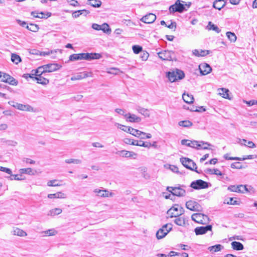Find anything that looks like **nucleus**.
Instances as JSON below:
<instances>
[{
	"mask_svg": "<svg viewBox=\"0 0 257 257\" xmlns=\"http://www.w3.org/2000/svg\"><path fill=\"white\" fill-rule=\"evenodd\" d=\"M132 135L137 137H140L141 135H145L146 133L143 132H141L139 130H136V129H132Z\"/></svg>",
	"mask_w": 257,
	"mask_h": 257,
	"instance_id": "52",
	"label": "nucleus"
},
{
	"mask_svg": "<svg viewBox=\"0 0 257 257\" xmlns=\"http://www.w3.org/2000/svg\"><path fill=\"white\" fill-rule=\"evenodd\" d=\"M0 78H2L1 81L8 83L10 85L16 86L18 84V81L10 75L3 73L0 71Z\"/></svg>",
	"mask_w": 257,
	"mask_h": 257,
	"instance_id": "7",
	"label": "nucleus"
},
{
	"mask_svg": "<svg viewBox=\"0 0 257 257\" xmlns=\"http://www.w3.org/2000/svg\"><path fill=\"white\" fill-rule=\"evenodd\" d=\"M156 16L155 14L153 13H149L144 16L141 19V21L146 24H152L156 20Z\"/></svg>",
	"mask_w": 257,
	"mask_h": 257,
	"instance_id": "15",
	"label": "nucleus"
},
{
	"mask_svg": "<svg viewBox=\"0 0 257 257\" xmlns=\"http://www.w3.org/2000/svg\"><path fill=\"white\" fill-rule=\"evenodd\" d=\"M62 212V210L61 208H56L49 210L47 215L48 216H54L61 214Z\"/></svg>",
	"mask_w": 257,
	"mask_h": 257,
	"instance_id": "36",
	"label": "nucleus"
},
{
	"mask_svg": "<svg viewBox=\"0 0 257 257\" xmlns=\"http://www.w3.org/2000/svg\"><path fill=\"white\" fill-rule=\"evenodd\" d=\"M159 57L163 60L173 61L174 53L170 51L165 50L158 53Z\"/></svg>",
	"mask_w": 257,
	"mask_h": 257,
	"instance_id": "12",
	"label": "nucleus"
},
{
	"mask_svg": "<svg viewBox=\"0 0 257 257\" xmlns=\"http://www.w3.org/2000/svg\"><path fill=\"white\" fill-rule=\"evenodd\" d=\"M181 144L183 145H185L188 147H190L196 149L197 150L199 149V147L201 146V144H199L198 141H190L188 140H182L181 141Z\"/></svg>",
	"mask_w": 257,
	"mask_h": 257,
	"instance_id": "14",
	"label": "nucleus"
},
{
	"mask_svg": "<svg viewBox=\"0 0 257 257\" xmlns=\"http://www.w3.org/2000/svg\"><path fill=\"white\" fill-rule=\"evenodd\" d=\"M87 4L94 8H99L101 6L102 3L99 0H88Z\"/></svg>",
	"mask_w": 257,
	"mask_h": 257,
	"instance_id": "37",
	"label": "nucleus"
},
{
	"mask_svg": "<svg viewBox=\"0 0 257 257\" xmlns=\"http://www.w3.org/2000/svg\"><path fill=\"white\" fill-rule=\"evenodd\" d=\"M11 61L16 64H18L21 61V59L19 55L16 54H12Z\"/></svg>",
	"mask_w": 257,
	"mask_h": 257,
	"instance_id": "43",
	"label": "nucleus"
},
{
	"mask_svg": "<svg viewBox=\"0 0 257 257\" xmlns=\"http://www.w3.org/2000/svg\"><path fill=\"white\" fill-rule=\"evenodd\" d=\"M166 76L171 82H174L184 78L185 74L183 71L176 69V71L168 72L166 74Z\"/></svg>",
	"mask_w": 257,
	"mask_h": 257,
	"instance_id": "2",
	"label": "nucleus"
},
{
	"mask_svg": "<svg viewBox=\"0 0 257 257\" xmlns=\"http://www.w3.org/2000/svg\"><path fill=\"white\" fill-rule=\"evenodd\" d=\"M149 56V54L146 51H142L140 53V57L143 61H146L148 59Z\"/></svg>",
	"mask_w": 257,
	"mask_h": 257,
	"instance_id": "56",
	"label": "nucleus"
},
{
	"mask_svg": "<svg viewBox=\"0 0 257 257\" xmlns=\"http://www.w3.org/2000/svg\"><path fill=\"white\" fill-rule=\"evenodd\" d=\"M228 92L229 90L228 89L224 88H222L220 89V91L219 93L221 96H222V97L224 98L230 99L229 98Z\"/></svg>",
	"mask_w": 257,
	"mask_h": 257,
	"instance_id": "47",
	"label": "nucleus"
},
{
	"mask_svg": "<svg viewBox=\"0 0 257 257\" xmlns=\"http://www.w3.org/2000/svg\"><path fill=\"white\" fill-rule=\"evenodd\" d=\"M31 72H34L36 76H41L43 74L46 76L45 73H47L44 65L39 67L37 69L33 70Z\"/></svg>",
	"mask_w": 257,
	"mask_h": 257,
	"instance_id": "28",
	"label": "nucleus"
},
{
	"mask_svg": "<svg viewBox=\"0 0 257 257\" xmlns=\"http://www.w3.org/2000/svg\"><path fill=\"white\" fill-rule=\"evenodd\" d=\"M245 185V188L243 187V188H242V189H243V193H244L245 192H249L250 193H253L254 192V188L251 186H247V185Z\"/></svg>",
	"mask_w": 257,
	"mask_h": 257,
	"instance_id": "57",
	"label": "nucleus"
},
{
	"mask_svg": "<svg viewBox=\"0 0 257 257\" xmlns=\"http://www.w3.org/2000/svg\"><path fill=\"white\" fill-rule=\"evenodd\" d=\"M207 28L208 30H212L215 31L216 33H219L220 32V30L219 28L214 24H212L211 22H209L207 26Z\"/></svg>",
	"mask_w": 257,
	"mask_h": 257,
	"instance_id": "42",
	"label": "nucleus"
},
{
	"mask_svg": "<svg viewBox=\"0 0 257 257\" xmlns=\"http://www.w3.org/2000/svg\"><path fill=\"white\" fill-rule=\"evenodd\" d=\"M0 171L4 172L8 174H11L12 173V170L8 168L1 167L0 166Z\"/></svg>",
	"mask_w": 257,
	"mask_h": 257,
	"instance_id": "63",
	"label": "nucleus"
},
{
	"mask_svg": "<svg viewBox=\"0 0 257 257\" xmlns=\"http://www.w3.org/2000/svg\"><path fill=\"white\" fill-rule=\"evenodd\" d=\"M176 218L174 219V223L179 226H184L186 225V223L187 221L186 218L184 216H179L175 217Z\"/></svg>",
	"mask_w": 257,
	"mask_h": 257,
	"instance_id": "27",
	"label": "nucleus"
},
{
	"mask_svg": "<svg viewBox=\"0 0 257 257\" xmlns=\"http://www.w3.org/2000/svg\"><path fill=\"white\" fill-rule=\"evenodd\" d=\"M48 197L50 199L53 198H65L66 195L64 193L61 192H58L54 194H49L48 195Z\"/></svg>",
	"mask_w": 257,
	"mask_h": 257,
	"instance_id": "32",
	"label": "nucleus"
},
{
	"mask_svg": "<svg viewBox=\"0 0 257 257\" xmlns=\"http://www.w3.org/2000/svg\"><path fill=\"white\" fill-rule=\"evenodd\" d=\"M31 15L34 18H40V19H47L51 16V13L47 12L45 14L44 12L38 13L36 11L32 12Z\"/></svg>",
	"mask_w": 257,
	"mask_h": 257,
	"instance_id": "22",
	"label": "nucleus"
},
{
	"mask_svg": "<svg viewBox=\"0 0 257 257\" xmlns=\"http://www.w3.org/2000/svg\"><path fill=\"white\" fill-rule=\"evenodd\" d=\"M133 52L135 54H139L143 51V48L139 45H134L132 47Z\"/></svg>",
	"mask_w": 257,
	"mask_h": 257,
	"instance_id": "54",
	"label": "nucleus"
},
{
	"mask_svg": "<svg viewBox=\"0 0 257 257\" xmlns=\"http://www.w3.org/2000/svg\"><path fill=\"white\" fill-rule=\"evenodd\" d=\"M191 218L195 222L202 224H206L209 222V218L207 215L200 213L193 214Z\"/></svg>",
	"mask_w": 257,
	"mask_h": 257,
	"instance_id": "4",
	"label": "nucleus"
},
{
	"mask_svg": "<svg viewBox=\"0 0 257 257\" xmlns=\"http://www.w3.org/2000/svg\"><path fill=\"white\" fill-rule=\"evenodd\" d=\"M120 72V70L117 68H110L107 69L106 72L108 74L117 75Z\"/></svg>",
	"mask_w": 257,
	"mask_h": 257,
	"instance_id": "48",
	"label": "nucleus"
},
{
	"mask_svg": "<svg viewBox=\"0 0 257 257\" xmlns=\"http://www.w3.org/2000/svg\"><path fill=\"white\" fill-rule=\"evenodd\" d=\"M124 117L126 118L127 120L131 122H139L141 120V118L140 117L137 116L134 114H125Z\"/></svg>",
	"mask_w": 257,
	"mask_h": 257,
	"instance_id": "23",
	"label": "nucleus"
},
{
	"mask_svg": "<svg viewBox=\"0 0 257 257\" xmlns=\"http://www.w3.org/2000/svg\"><path fill=\"white\" fill-rule=\"evenodd\" d=\"M245 187V185H230L228 187L227 190L230 192H238V193H243V190H241V188Z\"/></svg>",
	"mask_w": 257,
	"mask_h": 257,
	"instance_id": "24",
	"label": "nucleus"
},
{
	"mask_svg": "<svg viewBox=\"0 0 257 257\" xmlns=\"http://www.w3.org/2000/svg\"><path fill=\"white\" fill-rule=\"evenodd\" d=\"M199 69L200 73L205 75L209 74L212 70L211 67L207 63H203L199 65Z\"/></svg>",
	"mask_w": 257,
	"mask_h": 257,
	"instance_id": "16",
	"label": "nucleus"
},
{
	"mask_svg": "<svg viewBox=\"0 0 257 257\" xmlns=\"http://www.w3.org/2000/svg\"><path fill=\"white\" fill-rule=\"evenodd\" d=\"M225 6V5L224 3L218 1V0H215L213 2V7L216 9H218V10H221V9L224 8Z\"/></svg>",
	"mask_w": 257,
	"mask_h": 257,
	"instance_id": "39",
	"label": "nucleus"
},
{
	"mask_svg": "<svg viewBox=\"0 0 257 257\" xmlns=\"http://www.w3.org/2000/svg\"><path fill=\"white\" fill-rule=\"evenodd\" d=\"M20 172L21 174H27L31 175H34L35 174L36 171H34L32 169L30 168H23L20 170Z\"/></svg>",
	"mask_w": 257,
	"mask_h": 257,
	"instance_id": "40",
	"label": "nucleus"
},
{
	"mask_svg": "<svg viewBox=\"0 0 257 257\" xmlns=\"http://www.w3.org/2000/svg\"><path fill=\"white\" fill-rule=\"evenodd\" d=\"M210 51L206 50L195 49L192 51L193 55L196 57H204L210 54Z\"/></svg>",
	"mask_w": 257,
	"mask_h": 257,
	"instance_id": "26",
	"label": "nucleus"
},
{
	"mask_svg": "<svg viewBox=\"0 0 257 257\" xmlns=\"http://www.w3.org/2000/svg\"><path fill=\"white\" fill-rule=\"evenodd\" d=\"M206 172L210 174H215L218 176L222 175V173L217 169H207Z\"/></svg>",
	"mask_w": 257,
	"mask_h": 257,
	"instance_id": "44",
	"label": "nucleus"
},
{
	"mask_svg": "<svg viewBox=\"0 0 257 257\" xmlns=\"http://www.w3.org/2000/svg\"><path fill=\"white\" fill-rule=\"evenodd\" d=\"M26 28L28 30L34 32H37L39 29V26L37 25L34 24H30L29 26L27 25Z\"/></svg>",
	"mask_w": 257,
	"mask_h": 257,
	"instance_id": "45",
	"label": "nucleus"
},
{
	"mask_svg": "<svg viewBox=\"0 0 257 257\" xmlns=\"http://www.w3.org/2000/svg\"><path fill=\"white\" fill-rule=\"evenodd\" d=\"M190 186L195 190H199L207 188L208 183L202 180L199 179L192 182Z\"/></svg>",
	"mask_w": 257,
	"mask_h": 257,
	"instance_id": "9",
	"label": "nucleus"
},
{
	"mask_svg": "<svg viewBox=\"0 0 257 257\" xmlns=\"http://www.w3.org/2000/svg\"><path fill=\"white\" fill-rule=\"evenodd\" d=\"M180 162H181L182 164L187 169H188L191 171H194L198 174H200L202 172L201 171H198L197 170V167L195 163L188 158L182 157L180 158Z\"/></svg>",
	"mask_w": 257,
	"mask_h": 257,
	"instance_id": "3",
	"label": "nucleus"
},
{
	"mask_svg": "<svg viewBox=\"0 0 257 257\" xmlns=\"http://www.w3.org/2000/svg\"><path fill=\"white\" fill-rule=\"evenodd\" d=\"M212 226L211 225H207L205 226L197 227L194 229V232L197 235H202L208 231H211Z\"/></svg>",
	"mask_w": 257,
	"mask_h": 257,
	"instance_id": "13",
	"label": "nucleus"
},
{
	"mask_svg": "<svg viewBox=\"0 0 257 257\" xmlns=\"http://www.w3.org/2000/svg\"><path fill=\"white\" fill-rule=\"evenodd\" d=\"M12 233L14 235L19 236H26L27 235V233L25 231L17 227L14 228Z\"/></svg>",
	"mask_w": 257,
	"mask_h": 257,
	"instance_id": "30",
	"label": "nucleus"
},
{
	"mask_svg": "<svg viewBox=\"0 0 257 257\" xmlns=\"http://www.w3.org/2000/svg\"><path fill=\"white\" fill-rule=\"evenodd\" d=\"M167 190L174 196L181 197L184 196L186 194L185 190L180 187H168Z\"/></svg>",
	"mask_w": 257,
	"mask_h": 257,
	"instance_id": "11",
	"label": "nucleus"
},
{
	"mask_svg": "<svg viewBox=\"0 0 257 257\" xmlns=\"http://www.w3.org/2000/svg\"><path fill=\"white\" fill-rule=\"evenodd\" d=\"M182 98L184 102L190 104L193 102L194 98L192 95H190L188 93H183L182 95Z\"/></svg>",
	"mask_w": 257,
	"mask_h": 257,
	"instance_id": "33",
	"label": "nucleus"
},
{
	"mask_svg": "<svg viewBox=\"0 0 257 257\" xmlns=\"http://www.w3.org/2000/svg\"><path fill=\"white\" fill-rule=\"evenodd\" d=\"M184 213V209L183 207L179 206L178 204H175L169 209L167 213L170 218L174 217H177L181 215Z\"/></svg>",
	"mask_w": 257,
	"mask_h": 257,
	"instance_id": "5",
	"label": "nucleus"
},
{
	"mask_svg": "<svg viewBox=\"0 0 257 257\" xmlns=\"http://www.w3.org/2000/svg\"><path fill=\"white\" fill-rule=\"evenodd\" d=\"M179 125L183 127H188L192 125V123L189 120H183L179 122Z\"/></svg>",
	"mask_w": 257,
	"mask_h": 257,
	"instance_id": "49",
	"label": "nucleus"
},
{
	"mask_svg": "<svg viewBox=\"0 0 257 257\" xmlns=\"http://www.w3.org/2000/svg\"><path fill=\"white\" fill-rule=\"evenodd\" d=\"M181 2L184 3V2L181 1L180 0H177L176 1L174 5L170 6L169 8V10L170 13H174L175 12H178L180 13H183L185 11H187L185 6H187L188 8H189L191 5V3H189V4H186L185 5L181 3Z\"/></svg>",
	"mask_w": 257,
	"mask_h": 257,
	"instance_id": "1",
	"label": "nucleus"
},
{
	"mask_svg": "<svg viewBox=\"0 0 257 257\" xmlns=\"http://www.w3.org/2000/svg\"><path fill=\"white\" fill-rule=\"evenodd\" d=\"M65 163H66L67 164L73 163V164H80L81 163V160H80L79 159H69L65 160Z\"/></svg>",
	"mask_w": 257,
	"mask_h": 257,
	"instance_id": "55",
	"label": "nucleus"
},
{
	"mask_svg": "<svg viewBox=\"0 0 257 257\" xmlns=\"http://www.w3.org/2000/svg\"><path fill=\"white\" fill-rule=\"evenodd\" d=\"M79 60H84V54H73L69 57V60L70 61H74Z\"/></svg>",
	"mask_w": 257,
	"mask_h": 257,
	"instance_id": "31",
	"label": "nucleus"
},
{
	"mask_svg": "<svg viewBox=\"0 0 257 257\" xmlns=\"http://www.w3.org/2000/svg\"><path fill=\"white\" fill-rule=\"evenodd\" d=\"M10 175H11V176L10 177H9V178L11 180H22L24 179L22 178L19 177L18 175H12V174Z\"/></svg>",
	"mask_w": 257,
	"mask_h": 257,
	"instance_id": "61",
	"label": "nucleus"
},
{
	"mask_svg": "<svg viewBox=\"0 0 257 257\" xmlns=\"http://www.w3.org/2000/svg\"><path fill=\"white\" fill-rule=\"evenodd\" d=\"M85 13V16L89 13V11L86 10H78L75 11L72 14V17L74 18L79 17L80 15H83V13Z\"/></svg>",
	"mask_w": 257,
	"mask_h": 257,
	"instance_id": "38",
	"label": "nucleus"
},
{
	"mask_svg": "<svg viewBox=\"0 0 257 257\" xmlns=\"http://www.w3.org/2000/svg\"><path fill=\"white\" fill-rule=\"evenodd\" d=\"M114 125L116 126L117 128L120 129L121 130H122V131H123L124 132H126L125 127H126V126L122 125V124H120L119 123H117V122H115L114 123Z\"/></svg>",
	"mask_w": 257,
	"mask_h": 257,
	"instance_id": "62",
	"label": "nucleus"
},
{
	"mask_svg": "<svg viewBox=\"0 0 257 257\" xmlns=\"http://www.w3.org/2000/svg\"><path fill=\"white\" fill-rule=\"evenodd\" d=\"M84 54V60H91L94 59H99L101 58L102 56L99 53H86Z\"/></svg>",
	"mask_w": 257,
	"mask_h": 257,
	"instance_id": "20",
	"label": "nucleus"
},
{
	"mask_svg": "<svg viewBox=\"0 0 257 257\" xmlns=\"http://www.w3.org/2000/svg\"><path fill=\"white\" fill-rule=\"evenodd\" d=\"M124 142L127 144L144 147L148 148H149L150 147H151V144L149 142H145L142 141H137L131 139H125Z\"/></svg>",
	"mask_w": 257,
	"mask_h": 257,
	"instance_id": "10",
	"label": "nucleus"
},
{
	"mask_svg": "<svg viewBox=\"0 0 257 257\" xmlns=\"http://www.w3.org/2000/svg\"><path fill=\"white\" fill-rule=\"evenodd\" d=\"M199 144H200L201 145L200 147H199V149H202L203 150H208L209 149L208 147L211 146V145L208 142H204L203 141L199 142Z\"/></svg>",
	"mask_w": 257,
	"mask_h": 257,
	"instance_id": "51",
	"label": "nucleus"
},
{
	"mask_svg": "<svg viewBox=\"0 0 257 257\" xmlns=\"http://www.w3.org/2000/svg\"><path fill=\"white\" fill-rule=\"evenodd\" d=\"M136 109L139 113H141L145 117H149L150 115V110L147 108L142 107L140 106H137Z\"/></svg>",
	"mask_w": 257,
	"mask_h": 257,
	"instance_id": "29",
	"label": "nucleus"
},
{
	"mask_svg": "<svg viewBox=\"0 0 257 257\" xmlns=\"http://www.w3.org/2000/svg\"><path fill=\"white\" fill-rule=\"evenodd\" d=\"M57 181V180H50L48 182L47 185L48 186H54V187L61 186V184L55 183V182Z\"/></svg>",
	"mask_w": 257,
	"mask_h": 257,
	"instance_id": "60",
	"label": "nucleus"
},
{
	"mask_svg": "<svg viewBox=\"0 0 257 257\" xmlns=\"http://www.w3.org/2000/svg\"><path fill=\"white\" fill-rule=\"evenodd\" d=\"M35 76V75L34 74V72H32L31 74L27 73V74H23V77L27 80L29 78H32L33 79H35V77H36Z\"/></svg>",
	"mask_w": 257,
	"mask_h": 257,
	"instance_id": "59",
	"label": "nucleus"
},
{
	"mask_svg": "<svg viewBox=\"0 0 257 257\" xmlns=\"http://www.w3.org/2000/svg\"><path fill=\"white\" fill-rule=\"evenodd\" d=\"M44 68H45L46 72H52L56 71L60 69L61 66L56 63H50L46 65H44Z\"/></svg>",
	"mask_w": 257,
	"mask_h": 257,
	"instance_id": "17",
	"label": "nucleus"
},
{
	"mask_svg": "<svg viewBox=\"0 0 257 257\" xmlns=\"http://www.w3.org/2000/svg\"><path fill=\"white\" fill-rule=\"evenodd\" d=\"M223 246L220 244H216L212 246L209 247L208 249L210 251L213 250L214 252H217L220 251Z\"/></svg>",
	"mask_w": 257,
	"mask_h": 257,
	"instance_id": "50",
	"label": "nucleus"
},
{
	"mask_svg": "<svg viewBox=\"0 0 257 257\" xmlns=\"http://www.w3.org/2000/svg\"><path fill=\"white\" fill-rule=\"evenodd\" d=\"M15 108L23 111H34V108L29 104H22L21 103L16 104Z\"/></svg>",
	"mask_w": 257,
	"mask_h": 257,
	"instance_id": "25",
	"label": "nucleus"
},
{
	"mask_svg": "<svg viewBox=\"0 0 257 257\" xmlns=\"http://www.w3.org/2000/svg\"><path fill=\"white\" fill-rule=\"evenodd\" d=\"M231 246L233 249L236 250H241L243 249V245L240 242L238 241H232L231 242Z\"/></svg>",
	"mask_w": 257,
	"mask_h": 257,
	"instance_id": "34",
	"label": "nucleus"
},
{
	"mask_svg": "<svg viewBox=\"0 0 257 257\" xmlns=\"http://www.w3.org/2000/svg\"><path fill=\"white\" fill-rule=\"evenodd\" d=\"M35 80H37L38 83L41 84H47L49 82V80L45 78L44 77L41 76H37L35 77Z\"/></svg>",
	"mask_w": 257,
	"mask_h": 257,
	"instance_id": "35",
	"label": "nucleus"
},
{
	"mask_svg": "<svg viewBox=\"0 0 257 257\" xmlns=\"http://www.w3.org/2000/svg\"><path fill=\"white\" fill-rule=\"evenodd\" d=\"M172 226L171 223H167L164 225L157 232L156 237L158 239L164 238L172 229Z\"/></svg>",
	"mask_w": 257,
	"mask_h": 257,
	"instance_id": "6",
	"label": "nucleus"
},
{
	"mask_svg": "<svg viewBox=\"0 0 257 257\" xmlns=\"http://www.w3.org/2000/svg\"><path fill=\"white\" fill-rule=\"evenodd\" d=\"M92 72H83L78 73L77 75L72 76L71 80L72 81L81 80L88 77H92Z\"/></svg>",
	"mask_w": 257,
	"mask_h": 257,
	"instance_id": "18",
	"label": "nucleus"
},
{
	"mask_svg": "<svg viewBox=\"0 0 257 257\" xmlns=\"http://www.w3.org/2000/svg\"><path fill=\"white\" fill-rule=\"evenodd\" d=\"M67 2L69 3L70 5L74 7L79 6L78 2L76 0H67Z\"/></svg>",
	"mask_w": 257,
	"mask_h": 257,
	"instance_id": "64",
	"label": "nucleus"
},
{
	"mask_svg": "<svg viewBox=\"0 0 257 257\" xmlns=\"http://www.w3.org/2000/svg\"><path fill=\"white\" fill-rule=\"evenodd\" d=\"M231 168L232 169H240L243 167L239 162H235L231 164Z\"/></svg>",
	"mask_w": 257,
	"mask_h": 257,
	"instance_id": "58",
	"label": "nucleus"
},
{
	"mask_svg": "<svg viewBox=\"0 0 257 257\" xmlns=\"http://www.w3.org/2000/svg\"><path fill=\"white\" fill-rule=\"evenodd\" d=\"M186 207L189 210L193 211L200 212L202 210L201 206L197 202L192 200L186 202Z\"/></svg>",
	"mask_w": 257,
	"mask_h": 257,
	"instance_id": "8",
	"label": "nucleus"
},
{
	"mask_svg": "<svg viewBox=\"0 0 257 257\" xmlns=\"http://www.w3.org/2000/svg\"><path fill=\"white\" fill-rule=\"evenodd\" d=\"M93 192L97 194V196L101 197H109L112 196V193H109L107 190H100L99 189H95Z\"/></svg>",
	"mask_w": 257,
	"mask_h": 257,
	"instance_id": "19",
	"label": "nucleus"
},
{
	"mask_svg": "<svg viewBox=\"0 0 257 257\" xmlns=\"http://www.w3.org/2000/svg\"><path fill=\"white\" fill-rule=\"evenodd\" d=\"M226 36L228 39L231 42H235L236 40V36L234 33H232L231 32H227L226 33Z\"/></svg>",
	"mask_w": 257,
	"mask_h": 257,
	"instance_id": "46",
	"label": "nucleus"
},
{
	"mask_svg": "<svg viewBox=\"0 0 257 257\" xmlns=\"http://www.w3.org/2000/svg\"><path fill=\"white\" fill-rule=\"evenodd\" d=\"M101 30L103 31L105 33H109L111 32V30L109 28V25L106 23H104L101 25Z\"/></svg>",
	"mask_w": 257,
	"mask_h": 257,
	"instance_id": "53",
	"label": "nucleus"
},
{
	"mask_svg": "<svg viewBox=\"0 0 257 257\" xmlns=\"http://www.w3.org/2000/svg\"><path fill=\"white\" fill-rule=\"evenodd\" d=\"M117 154H118L120 156L125 158H133L136 159L137 156V154L136 153L125 150L119 151Z\"/></svg>",
	"mask_w": 257,
	"mask_h": 257,
	"instance_id": "21",
	"label": "nucleus"
},
{
	"mask_svg": "<svg viewBox=\"0 0 257 257\" xmlns=\"http://www.w3.org/2000/svg\"><path fill=\"white\" fill-rule=\"evenodd\" d=\"M42 233H44V235H43L44 236H54L57 233V231L55 229L52 228L43 231Z\"/></svg>",
	"mask_w": 257,
	"mask_h": 257,
	"instance_id": "41",
	"label": "nucleus"
}]
</instances>
